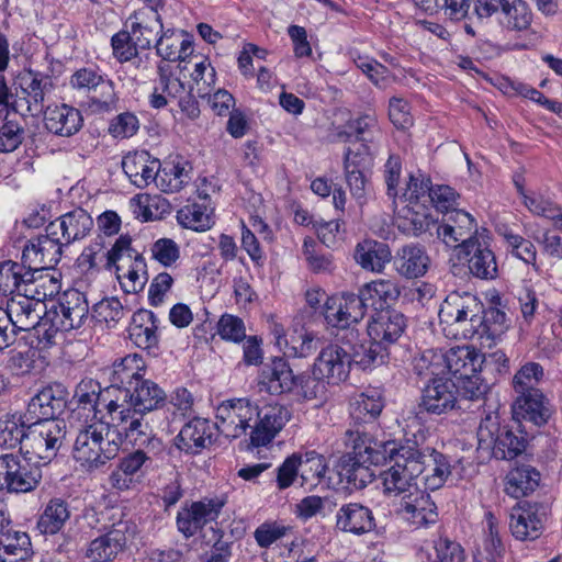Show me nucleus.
Masks as SVG:
<instances>
[{
	"instance_id": "64",
	"label": "nucleus",
	"mask_w": 562,
	"mask_h": 562,
	"mask_svg": "<svg viewBox=\"0 0 562 562\" xmlns=\"http://www.w3.org/2000/svg\"><path fill=\"white\" fill-rule=\"evenodd\" d=\"M93 316L100 323L109 327L117 324L126 314V310L116 297H109L100 301L93 307Z\"/></svg>"
},
{
	"instance_id": "47",
	"label": "nucleus",
	"mask_w": 562,
	"mask_h": 562,
	"mask_svg": "<svg viewBox=\"0 0 562 562\" xmlns=\"http://www.w3.org/2000/svg\"><path fill=\"white\" fill-rule=\"evenodd\" d=\"M539 481L540 473L536 469L530 465L518 467L508 472L505 492L514 498H520L533 492Z\"/></svg>"
},
{
	"instance_id": "51",
	"label": "nucleus",
	"mask_w": 562,
	"mask_h": 562,
	"mask_svg": "<svg viewBox=\"0 0 562 562\" xmlns=\"http://www.w3.org/2000/svg\"><path fill=\"white\" fill-rule=\"evenodd\" d=\"M70 517V510L64 499L53 498L46 505L38 520V527L44 533L55 535Z\"/></svg>"
},
{
	"instance_id": "9",
	"label": "nucleus",
	"mask_w": 562,
	"mask_h": 562,
	"mask_svg": "<svg viewBox=\"0 0 562 562\" xmlns=\"http://www.w3.org/2000/svg\"><path fill=\"white\" fill-rule=\"evenodd\" d=\"M71 88L90 93L88 108L93 113L111 112L116 108L114 82L93 68L76 70L69 80Z\"/></svg>"
},
{
	"instance_id": "43",
	"label": "nucleus",
	"mask_w": 562,
	"mask_h": 562,
	"mask_svg": "<svg viewBox=\"0 0 562 562\" xmlns=\"http://www.w3.org/2000/svg\"><path fill=\"white\" fill-rule=\"evenodd\" d=\"M513 413L517 419L529 420L538 426L546 424L550 417L548 402L540 391L518 395Z\"/></svg>"
},
{
	"instance_id": "26",
	"label": "nucleus",
	"mask_w": 562,
	"mask_h": 562,
	"mask_svg": "<svg viewBox=\"0 0 562 562\" xmlns=\"http://www.w3.org/2000/svg\"><path fill=\"white\" fill-rule=\"evenodd\" d=\"M411 449L418 454V458L414 457V460L420 462L423 467L419 482H423L425 487L431 491L441 487L451 473L447 457L435 450L425 452L414 446H411Z\"/></svg>"
},
{
	"instance_id": "21",
	"label": "nucleus",
	"mask_w": 562,
	"mask_h": 562,
	"mask_svg": "<svg viewBox=\"0 0 562 562\" xmlns=\"http://www.w3.org/2000/svg\"><path fill=\"white\" fill-rule=\"evenodd\" d=\"M88 312L89 306L85 295L77 290L67 291L54 311L53 326L61 331L79 328L87 319Z\"/></svg>"
},
{
	"instance_id": "23",
	"label": "nucleus",
	"mask_w": 562,
	"mask_h": 562,
	"mask_svg": "<svg viewBox=\"0 0 562 562\" xmlns=\"http://www.w3.org/2000/svg\"><path fill=\"white\" fill-rule=\"evenodd\" d=\"M335 527L345 533L362 536L374 530L375 518L369 507L360 503H349L337 510Z\"/></svg>"
},
{
	"instance_id": "53",
	"label": "nucleus",
	"mask_w": 562,
	"mask_h": 562,
	"mask_svg": "<svg viewBox=\"0 0 562 562\" xmlns=\"http://www.w3.org/2000/svg\"><path fill=\"white\" fill-rule=\"evenodd\" d=\"M414 2L429 15L442 11L449 19L456 21L467 18L470 8V0H414Z\"/></svg>"
},
{
	"instance_id": "38",
	"label": "nucleus",
	"mask_w": 562,
	"mask_h": 562,
	"mask_svg": "<svg viewBox=\"0 0 562 562\" xmlns=\"http://www.w3.org/2000/svg\"><path fill=\"white\" fill-rule=\"evenodd\" d=\"M192 167L181 157L160 162L154 182L164 192H178L191 180Z\"/></svg>"
},
{
	"instance_id": "14",
	"label": "nucleus",
	"mask_w": 562,
	"mask_h": 562,
	"mask_svg": "<svg viewBox=\"0 0 562 562\" xmlns=\"http://www.w3.org/2000/svg\"><path fill=\"white\" fill-rule=\"evenodd\" d=\"M224 504V501L220 498L205 497L182 506L177 515L178 530L186 538L194 536L205 525L218 518Z\"/></svg>"
},
{
	"instance_id": "2",
	"label": "nucleus",
	"mask_w": 562,
	"mask_h": 562,
	"mask_svg": "<svg viewBox=\"0 0 562 562\" xmlns=\"http://www.w3.org/2000/svg\"><path fill=\"white\" fill-rule=\"evenodd\" d=\"M344 445L350 449L338 463L339 476L356 487H363L371 482L370 465H378L393 457L396 442L376 440L368 431L348 428L342 437Z\"/></svg>"
},
{
	"instance_id": "20",
	"label": "nucleus",
	"mask_w": 562,
	"mask_h": 562,
	"mask_svg": "<svg viewBox=\"0 0 562 562\" xmlns=\"http://www.w3.org/2000/svg\"><path fill=\"white\" fill-rule=\"evenodd\" d=\"M93 228V218L83 209L77 207L50 222L45 232L57 235L61 244H70L87 237Z\"/></svg>"
},
{
	"instance_id": "45",
	"label": "nucleus",
	"mask_w": 562,
	"mask_h": 562,
	"mask_svg": "<svg viewBox=\"0 0 562 562\" xmlns=\"http://www.w3.org/2000/svg\"><path fill=\"white\" fill-rule=\"evenodd\" d=\"M260 383L270 394H282L294 391L295 375L284 359L274 358L262 371Z\"/></svg>"
},
{
	"instance_id": "52",
	"label": "nucleus",
	"mask_w": 562,
	"mask_h": 562,
	"mask_svg": "<svg viewBox=\"0 0 562 562\" xmlns=\"http://www.w3.org/2000/svg\"><path fill=\"white\" fill-rule=\"evenodd\" d=\"M112 396L110 389L106 387L103 392L100 390V385L92 379L82 380L76 387L75 398L82 409L94 412L98 406L103 404L104 406L111 400Z\"/></svg>"
},
{
	"instance_id": "19",
	"label": "nucleus",
	"mask_w": 562,
	"mask_h": 562,
	"mask_svg": "<svg viewBox=\"0 0 562 562\" xmlns=\"http://www.w3.org/2000/svg\"><path fill=\"white\" fill-rule=\"evenodd\" d=\"M394 507L396 515L415 528L426 527L437 520V507L422 488L394 503Z\"/></svg>"
},
{
	"instance_id": "60",
	"label": "nucleus",
	"mask_w": 562,
	"mask_h": 562,
	"mask_svg": "<svg viewBox=\"0 0 562 562\" xmlns=\"http://www.w3.org/2000/svg\"><path fill=\"white\" fill-rule=\"evenodd\" d=\"M178 222L186 228L203 232L211 227V217L206 207L192 203L184 205L178 211Z\"/></svg>"
},
{
	"instance_id": "12",
	"label": "nucleus",
	"mask_w": 562,
	"mask_h": 562,
	"mask_svg": "<svg viewBox=\"0 0 562 562\" xmlns=\"http://www.w3.org/2000/svg\"><path fill=\"white\" fill-rule=\"evenodd\" d=\"M41 477V470L31 467L19 456L13 453L0 456V491L27 493L37 486Z\"/></svg>"
},
{
	"instance_id": "41",
	"label": "nucleus",
	"mask_w": 562,
	"mask_h": 562,
	"mask_svg": "<svg viewBox=\"0 0 562 562\" xmlns=\"http://www.w3.org/2000/svg\"><path fill=\"white\" fill-rule=\"evenodd\" d=\"M159 319L148 310H139L133 315L130 338L139 348H156L159 342Z\"/></svg>"
},
{
	"instance_id": "29",
	"label": "nucleus",
	"mask_w": 562,
	"mask_h": 562,
	"mask_svg": "<svg viewBox=\"0 0 562 562\" xmlns=\"http://www.w3.org/2000/svg\"><path fill=\"white\" fill-rule=\"evenodd\" d=\"M21 91L27 106L26 112L36 116L44 111L45 95L53 89L50 77L38 71L27 70L21 77Z\"/></svg>"
},
{
	"instance_id": "24",
	"label": "nucleus",
	"mask_w": 562,
	"mask_h": 562,
	"mask_svg": "<svg viewBox=\"0 0 562 562\" xmlns=\"http://www.w3.org/2000/svg\"><path fill=\"white\" fill-rule=\"evenodd\" d=\"M145 367L144 359L137 353H130L115 360L110 370L111 385L109 389L112 395L119 393L117 396H121V391L132 389L136 382L143 379Z\"/></svg>"
},
{
	"instance_id": "48",
	"label": "nucleus",
	"mask_w": 562,
	"mask_h": 562,
	"mask_svg": "<svg viewBox=\"0 0 562 562\" xmlns=\"http://www.w3.org/2000/svg\"><path fill=\"white\" fill-rule=\"evenodd\" d=\"M366 162L363 153L355 151L347 148L344 155V169L346 182L353 198L361 200L366 194V178L361 171V167Z\"/></svg>"
},
{
	"instance_id": "28",
	"label": "nucleus",
	"mask_w": 562,
	"mask_h": 562,
	"mask_svg": "<svg viewBox=\"0 0 562 562\" xmlns=\"http://www.w3.org/2000/svg\"><path fill=\"white\" fill-rule=\"evenodd\" d=\"M392 259L395 271L405 279L423 277L430 265L426 250L417 244L402 246Z\"/></svg>"
},
{
	"instance_id": "16",
	"label": "nucleus",
	"mask_w": 562,
	"mask_h": 562,
	"mask_svg": "<svg viewBox=\"0 0 562 562\" xmlns=\"http://www.w3.org/2000/svg\"><path fill=\"white\" fill-rule=\"evenodd\" d=\"M257 416L250 431V442L255 447L266 446L276 437L290 419L289 409L278 403L257 404Z\"/></svg>"
},
{
	"instance_id": "17",
	"label": "nucleus",
	"mask_w": 562,
	"mask_h": 562,
	"mask_svg": "<svg viewBox=\"0 0 562 562\" xmlns=\"http://www.w3.org/2000/svg\"><path fill=\"white\" fill-rule=\"evenodd\" d=\"M134 525L127 520L113 524L111 529L90 542L87 557L94 562H108L114 559L134 536Z\"/></svg>"
},
{
	"instance_id": "35",
	"label": "nucleus",
	"mask_w": 562,
	"mask_h": 562,
	"mask_svg": "<svg viewBox=\"0 0 562 562\" xmlns=\"http://www.w3.org/2000/svg\"><path fill=\"white\" fill-rule=\"evenodd\" d=\"M384 403L376 391L357 395L350 403V427L366 430V425H373L383 409Z\"/></svg>"
},
{
	"instance_id": "57",
	"label": "nucleus",
	"mask_w": 562,
	"mask_h": 562,
	"mask_svg": "<svg viewBox=\"0 0 562 562\" xmlns=\"http://www.w3.org/2000/svg\"><path fill=\"white\" fill-rule=\"evenodd\" d=\"M430 180L423 175H413L408 177L406 188L401 196L397 195L400 203L429 205Z\"/></svg>"
},
{
	"instance_id": "50",
	"label": "nucleus",
	"mask_w": 562,
	"mask_h": 562,
	"mask_svg": "<svg viewBox=\"0 0 562 562\" xmlns=\"http://www.w3.org/2000/svg\"><path fill=\"white\" fill-rule=\"evenodd\" d=\"M502 23L510 30H527L532 21V13L524 0H499Z\"/></svg>"
},
{
	"instance_id": "25",
	"label": "nucleus",
	"mask_w": 562,
	"mask_h": 562,
	"mask_svg": "<svg viewBox=\"0 0 562 562\" xmlns=\"http://www.w3.org/2000/svg\"><path fill=\"white\" fill-rule=\"evenodd\" d=\"M66 407V391L61 385L48 386L38 392L27 405V414L34 420H58Z\"/></svg>"
},
{
	"instance_id": "34",
	"label": "nucleus",
	"mask_w": 562,
	"mask_h": 562,
	"mask_svg": "<svg viewBox=\"0 0 562 562\" xmlns=\"http://www.w3.org/2000/svg\"><path fill=\"white\" fill-rule=\"evenodd\" d=\"M353 258L363 270L382 273L393 256L387 244L375 239H364L356 245Z\"/></svg>"
},
{
	"instance_id": "49",
	"label": "nucleus",
	"mask_w": 562,
	"mask_h": 562,
	"mask_svg": "<svg viewBox=\"0 0 562 562\" xmlns=\"http://www.w3.org/2000/svg\"><path fill=\"white\" fill-rule=\"evenodd\" d=\"M361 293L370 305L382 307L384 304L394 303L401 294V289L395 280L378 279L364 284Z\"/></svg>"
},
{
	"instance_id": "11",
	"label": "nucleus",
	"mask_w": 562,
	"mask_h": 562,
	"mask_svg": "<svg viewBox=\"0 0 562 562\" xmlns=\"http://www.w3.org/2000/svg\"><path fill=\"white\" fill-rule=\"evenodd\" d=\"M437 237L449 248L461 252L482 236L477 234L474 217L463 210H451L446 213L442 222L434 224Z\"/></svg>"
},
{
	"instance_id": "5",
	"label": "nucleus",
	"mask_w": 562,
	"mask_h": 562,
	"mask_svg": "<svg viewBox=\"0 0 562 562\" xmlns=\"http://www.w3.org/2000/svg\"><path fill=\"white\" fill-rule=\"evenodd\" d=\"M128 235H121L108 251V266H114L124 292L138 293L147 283L146 262L142 255L131 247Z\"/></svg>"
},
{
	"instance_id": "56",
	"label": "nucleus",
	"mask_w": 562,
	"mask_h": 562,
	"mask_svg": "<svg viewBox=\"0 0 562 562\" xmlns=\"http://www.w3.org/2000/svg\"><path fill=\"white\" fill-rule=\"evenodd\" d=\"M26 429L16 415H5L0 418V447L3 449L24 448Z\"/></svg>"
},
{
	"instance_id": "15",
	"label": "nucleus",
	"mask_w": 562,
	"mask_h": 562,
	"mask_svg": "<svg viewBox=\"0 0 562 562\" xmlns=\"http://www.w3.org/2000/svg\"><path fill=\"white\" fill-rule=\"evenodd\" d=\"M548 517V506L540 503H524L514 507L509 528L513 536L522 541L540 537Z\"/></svg>"
},
{
	"instance_id": "54",
	"label": "nucleus",
	"mask_w": 562,
	"mask_h": 562,
	"mask_svg": "<svg viewBox=\"0 0 562 562\" xmlns=\"http://www.w3.org/2000/svg\"><path fill=\"white\" fill-rule=\"evenodd\" d=\"M327 471L325 458L316 451L300 453V479L301 485L315 486L324 477Z\"/></svg>"
},
{
	"instance_id": "13",
	"label": "nucleus",
	"mask_w": 562,
	"mask_h": 562,
	"mask_svg": "<svg viewBox=\"0 0 562 562\" xmlns=\"http://www.w3.org/2000/svg\"><path fill=\"white\" fill-rule=\"evenodd\" d=\"M42 282H49L50 293L57 292L58 283L50 274L34 276V272L12 260L0 262V295L13 296Z\"/></svg>"
},
{
	"instance_id": "37",
	"label": "nucleus",
	"mask_w": 562,
	"mask_h": 562,
	"mask_svg": "<svg viewBox=\"0 0 562 562\" xmlns=\"http://www.w3.org/2000/svg\"><path fill=\"white\" fill-rule=\"evenodd\" d=\"M393 204L396 213L395 224L403 233L417 236L434 228L436 222L427 213L428 205L417 207L415 204L401 203L402 206L398 207L396 200Z\"/></svg>"
},
{
	"instance_id": "18",
	"label": "nucleus",
	"mask_w": 562,
	"mask_h": 562,
	"mask_svg": "<svg viewBox=\"0 0 562 562\" xmlns=\"http://www.w3.org/2000/svg\"><path fill=\"white\" fill-rule=\"evenodd\" d=\"M350 366L351 358L346 345H328L317 356L313 373L328 384H338L348 378Z\"/></svg>"
},
{
	"instance_id": "6",
	"label": "nucleus",
	"mask_w": 562,
	"mask_h": 562,
	"mask_svg": "<svg viewBox=\"0 0 562 562\" xmlns=\"http://www.w3.org/2000/svg\"><path fill=\"white\" fill-rule=\"evenodd\" d=\"M53 294L49 282H42L8 300L4 312L18 333L32 330L40 325L45 313L44 300Z\"/></svg>"
},
{
	"instance_id": "36",
	"label": "nucleus",
	"mask_w": 562,
	"mask_h": 562,
	"mask_svg": "<svg viewBox=\"0 0 562 562\" xmlns=\"http://www.w3.org/2000/svg\"><path fill=\"white\" fill-rule=\"evenodd\" d=\"M127 22L131 24L132 38L140 49L149 48L164 29L160 15L154 10H139Z\"/></svg>"
},
{
	"instance_id": "1",
	"label": "nucleus",
	"mask_w": 562,
	"mask_h": 562,
	"mask_svg": "<svg viewBox=\"0 0 562 562\" xmlns=\"http://www.w3.org/2000/svg\"><path fill=\"white\" fill-rule=\"evenodd\" d=\"M167 401L166 392L154 381L142 379L132 389L121 391V396L111 398L105 409L112 423L122 425L124 435L130 440L149 431V425L143 423L142 416L161 408Z\"/></svg>"
},
{
	"instance_id": "46",
	"label": "nucleus",
	"mask_w": 562,
	"mask_h": 562,
	"mask_svg": "<svg viewBox=\"0 0 562 562\" xmlns=\"http://www.w3.org/2000/svg\"><path fill=\"white\" fill-rule=\"evenodd\" d=\"M157 55L165 60H186L192 54V43L183 38V33L172 29L162 30L156 42Z\"/></svg>"
},
{
	"instance_id": "42",
	"label": "nucleus",
	"mask_w": 562,
	"mask_h": 562,
	"mask_svg": "<svg viewBox=\"0 0 562 562\" xmlns=\"http://www.w3.org/2000/svg\"><path fill=\"white\" fill-rule=\"evenodd\" d=\"M482 355L475 348L462 346L451 348L445 353V372L448 371L458 380L477 373L482 366Z\"/></svg>"
},
{
	"instance_id": "40",
	"label": "nucleus",
	"mask_w": 562,
	"mask_h": 562,
	"mask_svg": "<svg viewBox=\"0 0 562 562\" xmlns=\"http://www.w3.org/2000/svg\"><path fill=\"white\" fill-rule=\"evenodd\" d=\"M211 442V427L203 418L188 422L175 438L176 447L186 453H200Z\"/></svg>"
},
{
	"instance_id": "58",
	"label": "nucleus",
	"mask_w": 562,
	"mask_h": 562,
	"mask_svg": "<svg viewBox=\"0 0 562 562\" xmlns=\"http://www.w3.org/2000/svg\"><path fill=\"white\" fill-rule=\"evenodd\" d=\"M543 378V368L537 362H527L513 378V387L518 395L540 391L539 382Z\"/></svg>"
},
{
	"instance_id": "31",
	"label": "nucleus",
	"mask_w": 562,
	"mask_h": 562,
	"mask_svg": "<svg viewBox=\"0 0 562 562\" xmlns=\"http://www.w3.org/2000/svg\"><path fill=\"white\" fill-rule=\"evenodd\" d=\"M358 337L359 333L355 329L348 330L339 337V341L346 345L348 349L351 363L353 362L362 369H367L375 363H382L387 356L386 348L372 339L367 345L359 344Z\"/></svg>"
},
{
	"instance_id": "63",
	"label": "nucleus",
	"mask_w": 562,
	"mask_h": 562,
	"mask_svg": "<svg viewBox=\"0 0 562 562\" xmlns=\"http://www.w3.org/2000/svg\"><path fill=\"white\" fill-rule=\"evenodd\" d=\"M34 241L47 270L58 263L63 254V247L66 245L60 243L61 240L57 235L52 236L49 232H46L45 235L38 236Z\"/></svg>"
},
{
	"instance_id": "33",
	"label": "nucleus",
	"mask_w": 562,
	"mask_h": 562,
	"mask_svg": "<svg viewBox=\"0 0 562 562\" xmlns=\"http://www.w3.org/2000/svg\"><path fill=\"white\" fill-rule=\"evenodd\" d=\"M43 112L46 130L55 135L69 137L82 126L80 111L70 105H49Z\"/></svg>"
},
{
	"instance_id": "27",
	"label": "nucleus",
	"mask_w": 562,
	"mask_h": 562,
	"mask_svg": "<svg viewBox=\"0 0 562 562\" xmlns=\"http://www.w3.org/2000/svg\"><path fill=\"white\" fill-rule=\"evenodd\" d=\"M458 257L468 260L469 270L475 278L493 280L497 277L496 257L483 237L458 252Z\"/></svg>"
},
{
	"instance_id": "32",
	"label": "nucleus",
	"mask_w": 562,
	"mask_h": 562,
	"mask_svg": "<svg viewBox=\"0 0 562 562\" xmlns=\"http://www.w3.org/2000/svg\"><path fill=\"white\" fill-rule=\"evenodd\" d=\"M405 317L397 311H382L368 325L370 339L385 348L395 342L404 333Z\"/></svg>"
},
{
	"instance_id": "62",
	"label": "nucleus",
	"mask_w": 562,
	"mask_h": 562,
	"mask_svg": "<svg viewBox=\"0 0 562 562\" xmlns=\"http://www.w3.org/2000/svg\"><path fill=\"white\" fill-rule=\"evenodd\" d=\"M150 257L165 268H170L180 259V247L171 238L155 240L149 248Z\"/></svg>"
},
{
	"instance_id": "44",
	"label": "nucleus",
	"mask_w": 562,
	"mask_h": 562,
	"mask_svg": "<svg viewBox=\"0 0 562 562\" xmlns=\"http://www.w3.org/2000/svg\"><path fill=\"white\" fill-rule=\"evenodd\" d=\"M31 554V539L26 532L7 527L0 533V562H24Z\"/></svg>"
},
{
	"instance_id": "7",
	"label": "nucleus",
	"mask_w": 562,
	"mask_h": 562,
	"mask_svg": "<svg viewBox=\"0 0 562 562\" xmlns=\"http://www.w3.org/2000/svg\"><path fill=\"white\" fill-rule=\"evenodd\" d=\"M483 304L471 293L451 292L439 310L441 323L456 325L465 338H472L483 324Z\"/></svg>"
},
{
	"instance_id": "55",
	"label": "nucleus",
	"mask_w": 562,
	"mask_h": 562,
	"mask_svg": "<svg viewBox=\"0 0 562 562\" xmlns=\"http://www.w3.org/2000/svg\"><path fill=\"white\" fill-rule=\"evenodd\" d=\"M413 370L423 379L440 378L445 373V353L434 349L424 350L414 358Z\"/></svg>"
},
{
	"instance_id": "61",
	"label": "nucleus",
	"mask_w": 562,
	"mask_h": 562,
	"mask_svg": "<svg viewBox=\"0 0 562 562\" xmlns=\"http://www.w3.org/2000/svg\"><path fill=\"white\" fill-rule=\"evenodd\" d=\"M483 324L477 330L479 338L486 337L493 341L498 339L507 329V317L505 312L498 308H488L487 311L483 310L482 314Z\"/></svg>"
},
{
	"instance_id": "8",
	"label": "nucleus",
	"mask_w": 562,
	"mask_h": 562,
	"mask_svg": "<svg viewBox=\"0 0 562 562\" xmlns=\"http://www.w3.org/2000/svg\"><path fill=\"white\" fill-rule=\"evenodd\" d=\"M63 420H34L26 428L24 448L21 452L30 461L48 463L61 446L65 437Z\"/></svg>"
},
{
	"instance_id": "4",
	"label": "nucleus",
	"mask_w": 562,
	"mask_h": 562,
	"mask_svg": "<svg viewBox=\"0 0 562 562\" xmlns=\"http://www.w3.org/2000/svg\"><path fill=\"white\" fill-rule=\"evenodd\" d=\"M418 458L411 446L396 447L393 457L395 463L381 473L384 494L394 498V503L407 497L418 491L419 476L422 475V463L414 460Z\"/></svg>"
},
{
	"instance_id": "39",
	"label": "nucleus",
	"mask_w": 562,
	"mask_h": 562,
	"mask_svg": "<svg viewBox=\"0 0 562 562\" xmlns=\"http://www.w3.org/2000/svg\"><path fill=\"white\" fill-rule=\"evenodd\" d=\"M132 441L139 447L145 446V448H139L128 453L120 460L119 465L123 468L125 473H130L132 476H134L143 468L147 469L151 465L153 456L162 451L164 445L160 439L150 437L149 431H146V435L138 436L137 441Z\"/></svg>"
},
{
	"instance_id": "3",
	"label": "nucleus",
	"mask_w": 562,
	"mask_h": 562,
	"mask_svg": "<svg viewBox=\"0 0 562 562\" xmlns=\"http://www.w3.org/2000/svg\"><path fill=\"white\" fill-rule=\"evenodd\" d=\"M122 425L93 418L83 425L76 437L72 456L87 469H98L114 459L123 443Z\"/></svg>"
},
{
	"instance_id": "30",
	"label": "nucleus",
	"mask_w": 562,
	"mask_h": 562,
	"mask_svg": "<svg viewBox=\"0 0 562 562\" xmlns=\"http://www.w3.org/2000/svg\"><path fill=\"white\" fill-rule=\"evenodd\" d=\"M160 161L146 150L130 153L122 160V168L131 182L137 188H145L154 182Z\"/></svg>"
},
{
	"instance_id": "22",
	"label": "nucleus",
	"mask_w": 562,
	"mask_h": 562,
	"mask_svg": "<svg viewBox=\"0 0 562 562\" xmlns=\"http://www.w3.org/2000/svg\"><path fill=\"white\" fill-rule=\"evenodd\" d=\"M457 394L458 389L452 380L432 378L423 390L420 406L429 414H446L456 407Z\"/></svg>"
},
{
	"instance_id": "10",
	"label": "nucleus",
	"mask_w": 562,
	"mask_h": 562,
	"mask_svg": "<svg viewBox=\"0 0 562 562\" xmlns=\"http://www.w3.org/2000/svg\"><path fill=\"white\" fill-rule=\"evenodd\" d=\"M257 414V404L249 398L227 400L216 408L215 426L225 437L236 439L254 429Z\"/></svg>"
},
{
	"instance_id": "59",
	"label": "nucleus",
	"mask_w": 562,
	"mask_h": 562,
	"mask_svg": "<svg viewBox=\"0 0 562 562\" xmlns=\"http://www.w3.org/2000/svg\"><path fill=\"white\" fill-rule=\"evenodd\" d=\"M525 449V440L516 436L512 430L506 427L503 428L501 435L491 450L494 458L499 460H512L520 454Z\"/></svg>"
}]
</instances>
